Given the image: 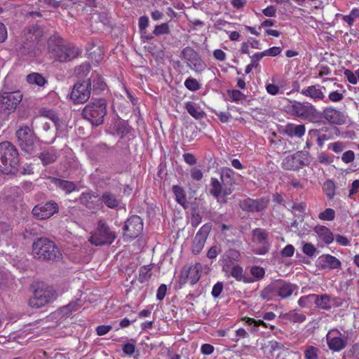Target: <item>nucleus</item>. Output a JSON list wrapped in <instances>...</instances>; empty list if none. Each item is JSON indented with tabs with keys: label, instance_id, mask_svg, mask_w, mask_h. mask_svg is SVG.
<instances>
[{
	"label": "nucleus",
	"instance_id": "nucleus-31",
	"mask_svg": "<svg viewBox=\"0 0 359 359\" xmlns=\"http://www.w3.org/2000/svg\"><path fill=\"white\" fill-rule=\"evenodd\" d=\"M278 280L271 282L262 292L261 297L264 299H271L278 296Z\"/></svg>",
	"mask_w": 359,
	"mask_h": 359
},
{
	"label": "nucleus",
	"instance_id": "nucleus-52",
	"mask_svg": "<svg viewBox=\"0 0 359 359\" xmlns=\"http://www.w3.org/2000/svg\"><path fill=\"white\" fill-rule=\"evenodd\" d=\"M222 252L220 245H215L212 246L207 252V257L210 259H215L217 255Z\"/></svg>",
	"mask_w": 359,
	"mask_h": 359
},
{
	"label": "nucleus",
	"instance_id": "nucleus-40",
	"mask_svg": "<svg viewBox=\"0 0 359 359\" xmlns=\"http://www.w3.org/2000/svg\"><path fill=\"white\" fill-rule=\"evenodd\" d=\"M27 81L30 84H36L39 86H43L47 82L45 78L39 73H32L27 75Z\"/></svg>",
	"mask_w": 359,
	"mask_h": 359
},
{
	"label": "nucleus",
	"instance_id": "nucleus-16",
	"mask_svg": "<svg viewBox=\"0 0 359 359\" xmlns=\"http://www.w3.org/2000/svg\"><path fill=\"white\" fill-rule=\"evenodd\" d=\"M59 211V207L56 202L50 201L44 205H35L32 209V214L39 219H46L52 217Z\"/></svg>",
	"mask_w": 359,
	"mask_h": 359
},
{
	"label": "nucleus",
	"instance_id": "nucleus-29",
	"mask_svg": "<svg viewBox=\"0 0 359 359\" xmlns=\"http://www.w3.org/2000/svg\"><path fill=\"white\" fill-rule=\"evenodd\" d=\"M284 131L285 134L291 137H302L305 133V126L303 124L288 123L285 126Z\"/></svg>",
	"mask_w": 359,
	"mask_h": 359
},
{
	"label": "nucleus",
	"instance_id": "nucleus-8",
	"mask_svg": "<svg viewBox=\"0 0 359 359\" xmlns=\"http://www.w3.org/2000/svg\"><path fill=\"white\" fill-rule=\"evenodd\" d=\"M18 144L21 149L27 154H32L34 149L35 136L27 126L20 127L15 133Z\"/></svg>",
	"mask_w": 359,
	"mask_h": 359
},
{
	"label": "nucleus",
	"instance_id": "nucleus-22",
	"mask_svg": "<svg viewBox=\"0 0 359 359\" xmlns=\"http://www.w3.org/2000/svg\"><path fill=\"white\" fill-rule=\"evenodd\" d=\"M318 266L321 269H335L341 266V262L334 256L331 255H322L317 261Z\"/></svg>",
	"mask_w": 359,
	"mask_h": 359
},
{
	"label": "nucleus",
	"instance_id": "nucleus-11",
	"mask_svg": "<svg viewBox=\"0 0 359 359\" xmlns=\"http://www.w3.org/2000/svg\"><path fill=\"white\" fill-rule=\"evenodd\" d=\"M22 99V95L20 91L2 93L0 95V111H13Z\"/></svg>",
	"mask_w": 359,
	"mask_h": 359
},
{
	"label": "nucleus",
	"instance_id": "nucleus-17",
	"mask_svg": "<svg viewBox=\"0 0 359 359\" xmlns=\"http://www.w3.org/2000/svg\"><path fill=\"white\" fill-rule=\"evenodd\" d=\"M201 265L200 264L184 266L180 276V283L184 285L189 281L191 285L196 284L201 277Z\"/></svg>",
	"mask_w": 359,
	"mask_h": 359
},
{
	"label": "nucleus",
	"instance_id": "nucleus-32",
	"mask_svg": "<svg viewBox=\"0 0 359 359\" xmlns=\"http://www.w3.org/2000/svg\"><path fill=\"white\" fill-rule=\"evenodd\" d=\"M295 287V285L290 283L278 280V296L282 298H287L292 294Z\"/></svg>",
	"mask_w": 359,
	"mask_h": 359
},
{
	"label": "nucleus",
	"instance_id": "nucleus-15",
	"mask_svg": "<svg viewBox=\"0 0 359 359\" xmlns=\"http://www.w3.org/2000/svg\"><path fill=\"white\" fill-rule=\"evenodd\" d=\"M211 229L212 224L207 223L203 225L196 233L191 245V250L194 255H198L202 251Z\"/></svg>",
	"mask_w": 359,
	"mask_h": 359
},
{
	"label": "nucleus",
	"instance_id": "nucleus-10",
	"mask_svg": "<svg viewBox=\"0 0 359 359\" xmlns=\"http://www.w3.org/2000/svg\"><path fill=\"white\" fill-rule=\"evenodd\" d=\"M90 90L91 82L90 81L77 82L72 90L70 99L76 104L84 103L90 98Z\"/></svg>",
	"mask_w": 359,
	"mask_h": 359
},
{
	"label": "nucleus",
	"instance_id": "nucleus-61",
	"mask_svg": "<svg viewBox=\"0 0 359 359\" xmlns=\"http://www.w3.org/2000/svg\"><path fill=\"white\" fill-rule=\"evenodd\" d=\"M231 100L234 102L240 101L245 97V95L238 90H233L229 92Z\"/></svg>",
	"mask_w": 359,
	"mask_h": 359
},
{
	"label": "nucleus",
	"instance_id": "nucleus-28",
	"mask_svg": "<svg viewBox=\"0 0 359 359\" xmlns=\"http://www.w3.org/2000/svg\"><path fill=\"white\" fill-rule=\"evenodd\" d=\"M100 199L107 208L111 209H116L120 204V199L110 191L103 192Z\"/></svg>",
	"mask_w": 359,
	"mask_h": 359
},
{
	"label": "nucleus",
	"instance_id": "nucleus-37",
	"mask_svg": "<svg viewBox=\"0 0 359 359\" xmlns=\"http://www.w3.org/2000/svg\"><path fill=\"white\" fill-rule=\"evenodd\" d=\"M81 306V301L79 299L70 302L68 304L62 306L60 309V313L61 314H68L71 312H75L79 310V309Z\"/></svg>",
	"mask_w": 359,
	"mask_h": 359
},
{
	"label": "nucleus",
	"instance_id": "nucleus-57",
	"mask_svg": "<svg viewBox=\"0 0 359 359\" xmlns=\"http://www.w3.org/2000/svg\"><path fill=\"white\" fill-rule=\"evenodd\" d=\"M243 269L240 266H234L231 271V275L238 280H241L243 278Z\"/></svg>",
	"mask_w": 359,
	"mask_h": 359
},
{
	"label": "nucleus",
	"instance_id": "nucleus-42",
	"mask_svg": "<svg viewBox=\"0 0 359 359\" xmlns=\"http://www.w3.org/2000/svg\"><path fill=\"white\" fill-rule=\"evenodd\" d=\"M240 252L235 249H229L226 250L222 255V259L224 262L229 263L233 261H238L240 258Z\"/></svg>",
	"mask_w": 359,
	"mask_h": 359
},
{
	"label": "nucleus",
	"instance_id": "nucleus-3",
	"mask_svg": "<svg viewBox=\"0 0 359 359\" xmlns=\"http://www.w3.org/2000/svg\"><path fill=\"white\" fill-rule=\"evenodd\" d=\"M20 155L15 145L8 141L0 143V172L14 175L19 171Z\"/></svg>",
	"mask_w": 359,
	"mask_h": 359
},
{
	"label": "nucleus",
	"instance_id": "nucleus-50",
	"mask_svg": "<svg viewBox=\"0 0 359 359\" xmlns=\"http://www.w3.org/2000/svg\"><path fill=\"white\" fill-rule=\"evenodd\" d=\"M91 67L89 63H83L76 68L75 72L79 76H85L90 71Z\"/></svg>",
	"mask_w": 359,
	"mask_h": 359
},
{
	"label": "nucleus",
	"instance_id": "nucleus-41",
	"mask_svg": "<svg viewBox=\"0 0 359 359\" xmlns=\"http://www.w3.org/2000/svg\"><path fill=\"white\" fill-rule=\"evenodd\" d=\"M315 305L317 307L323 309H329L330 306V297L327 294H317V299H315Z\"/></svg>",
	"mask_w": 359,
	"mask_h": 359
},
{
	"label": "nucleus",
	"instance_id": "nucleus-30",
	"mask_svg": "<svg viewBox=\"0 0 359 359\" xmlns=\"http://www.w3.org/2000/svg\"><path fill=\"white\" fill-rule=\"evenodd\" d=\"M275 316H263V319H254L248 317L245 318V323L249 325H252V331L255 332L256 327L263 326L264 327L272 328L271 325L267 324L264 320H271Z\"/></svg>",
	"mask_w": 359,
	"mask_h": 359
},
{
	"label": "nucleus",
	"instance_id": "nucleus-53",
	"mask_svg": "<svg viewBox=\"0 0 359 359\" xmlns=\"http://www.w3.org/2000/svg\"><path fill=\"white\" fill-rule=\"evenodd\" d=\"M302 252L308 257H313L317 252V249L311 243H306L303 245Z\"/></svg>",
	"mask_w": 359,
	"mask_h": 359
},
{
	"label": "nucleus",
	"instance_id": "nucleus-34",
	"mask_svg": "<svg viewBox=\"0 0 359 359\" xmlns=\"http://www.w3.org/2000/svg\"><path fill=\"white\" fill-rule=\"evenodd\" d=\"M185 109L188 113L196 119H201L204 117L205 113L201 109L199 106H196L191 102L185 103Z\"/></svg>",
	"mask_w": 359,
	"mask_h": 359
},
{
	"label": "nucleus",
	"instance_id": "nucleus-12",
	"mask_svg": "<svg viewBox=\"0 0 359 359\" xmlns=\"http://www.w3.org/2000/svg\"><path fill=\"white\" fill-rule=\"evenodd\" d=\"M143 229V222L140 217L133 215L129 217L123 226V238L134 239L137 238Z\"/></svg>",
	"mask_w": 359,
	"mask_h": 359
},
{
	"label": "nucleus",
	"instance_id": "nucleus-18",
	"mask_svg": "<svg viewBox=\"0 0 359 359\" xmlns=\"http://www.w3.org/2000/svg\"><path fill=\"white\" fill-rule=\"evenodd\" d=\"M181 54L182 57L192 69H203L205 67V64L201 60L198 53L192 48L189 46L184 48Z\"/></svg>",
	"mask_w": 359,
	"mask_h": 359
},
{
	"label": "nucleus",
	"instance_id": "nucleus-54",
	"mask_svg": "<svg viewBox=\"0 0 359 359\" xmlns=\"http://www.w3.org/2000/svg\"><path fill=\"white\" fill-rule=\"evenodd\" d=\"M250 272L254 277L258 279L263 278L265 274L264 269L262 267L258 266H252L250 269Z\"/></svg>",
	"mask_w": 359,
	"mask_h": 359
},
{
	"label": "nucleus",
	"instance_id": "nucleus-49",
	"mask_svg": "<svg viewBox=\"0 0 359 359\" xmlns=\"http://www.w3.org/2000/svg\"><path fill=\"white\" fill-rule=\"evenodd\" d=\"M202 217L199 214V212L196 210V209H192L191 210V216L190 219V223L191 226L194 228L197 227L200 223L201 222Z\"/></svg>",
	"mask_w": 359,
	"mask_h": 359
},
{
	"label": "nucleus",
	"instance_id": "nucleus-60",
	"mask_svg": "<svg viewBox=\"0 0 359 359\" xmlns=\"http://www.w3.org/2000/svg\"><path fill=\"white\" fill-rule=\"evenodd\" d=\"M355 154L352 150L345 151L341 156V160L345 163H349L354 161Z\"/></svg>",
	"mask_w": 359,
	"mask_h": 359
},
{
	"label": "nucleus",
	"instance_id": "nucleus-7",
	"mask_svg": "<svg viewBox=\"0 0 359 359\" xmlns=\"http://www.w3.org/2000/svg\"><path fill=\"white\" fill-rule=\"evenodd\" d=\"M116 237V233L104 221L100 220L96 231L90 236L88 241L96 246L110 245Z\"/></svg>",
	"mask_w": 359,
	"mask_h": 359
},
{
	"label": "nucleus",
	"instance_id": "nucleus-14",
	"mask_svg": "<svg viewBox=\"0 0 359 359\" xmlns=\"http://www.w3.org/2000/svg\"><path fill=\"white\" fill-rule=\"evenodd\" d=\"M326 341L329 348L339 352L347 345V337L337 330H330L326 335Z\"/></svg>",
	"mask_w": 359,
	"mask_h": 359
},
{
	"label": "nucleus",
	"instance_id": "nucleus-21",
	"mask_svg": "<svg viewBox=\"0 0 359 359\" xmlns=\"http://www.w3.org/2000/svg\"><path fill=\"white\" fill-rule=\"evenodd\" d=\"M324 90H325V86H321L317 84L309 86L307 88H304L300 93L302 95L309 97L314 102L324 101L325 102H327V100H325V95L324 93Z\"/></svg>",
	"mask_w": 359,
	"mask_h": 359
},
{
	"label": "nucleus",
	"instance_id": "nucleus-64",
	"mask_svg": "<svg viewBox=\"0 0 359 359\" xmlns=\"http://www.w3.org/2000/svg\"><path fill=\"white\" fill-rule=\"evenodd\" d=\"M318 160L320 163L330 165L333 162V158L329 156L325 153H320L318 156Z\"/></svg>",
	"mask_w": 359,
	"mask_h": 359
},
{
	"label": "nucleus",
	"instance_id": "nucleus-20",
	"mask_svg": "<svg viewBox=\"0 0 359 359\" xmlns=\"http://www.w3.org/2000/svg\"><path fill=\"white\" fill-rule=\"evenodd\" d=\"M323 117L329 123L334 125L346 123L347 118L343 111L334 107H326L323 111Z\"/></svg>",
	"mask_w": 359,
	"mask_h": 359
},
{
	"label": "nucleus",
	"instance_id": "nucleus-13",
	"mask_svg": "<svg viewBox=\"0 0 359 359\" xmlns=\"http://www.w3.org/2000/svg\"><path fill=\"white\" fill-rule=\"evenodd\" d=\"M269 201L268 197L257 199L247 198L240 201L239 207L248 212H262L267 208Z\"/></svg>",
	"mask_w": 359,
	"mask_h": 359
},
{
	"label": "nucleus",
	"instance_id": "nucleus-5",
	"mask_svg": "<svg viewBox=\"0 0 359 359\" xmlns=\"http://www.w3.org/2000/svg\"><path fill=\"white\" fill-rule=\"evenodd\" d=\"M32 252L34 257L41 260L57 262L62 258L60 249L48 238H37L32 245Z\"/></svg>",
	"mask_w": 359,
	"mask_h": 359
},
{
	"label": "nucleus",
	"instance_id": "nucleus-27",
	"mask_svg": "<svg viewBox=\"0 0 359 359\" xmlns=\"http://www.w3.org/2000/svg\"><path fill=\"white\" fill-rule=\"evenodd\" d=\"M314 231L325 244L328 245L333 242L334 234L327 226L318 225L314 227Z\"/></svg>",
	"mask_w": 359,
	"mask_h": 359
},
{
	"label": "nucleus",
	"instance_id": "nucleus-56",
	"mask_svg": "<svg viewBox=\"0 0 359 359\" xmlns=\"http://www.w3.org/2000/svg\"><path fill=\"white\" fill-rule=\"evenodd\" d=\"M344 99L343 93H339L338 91H332L328 95L327 101H331L333 102H338L341 101Z\"/></svg>",
	"mask_w": 359,
	"mask_h": 359
},
{
	"label": "nucleus",
	"instance_id": "nucleus-1",
	"mask_svg": "<svg viewBox=\"0 0 359 359\" xmlns=\"http://www.w3.org/2000/svg\"><path fill=\"white\" fill-rule=\"evenodd\" d=\"M43 30L39 25L27 27L22 32L16 50L21 56L35 57L41 53L43 44Z\"/></svg>",
	"mask_w": 359,
	"mask_h": 359
},
{
	"label": "nucleus",
	"instance_id": "nucleus-44",
	"mask_svg": "<svg viewBox=\"0 0 359 359\" xmlns=\"http://www.w3.org/2000/svg\"><path fill=\"white\" fill-rule=\"evenodd\" d=\"M335 184L332 180H327L323 184V190L329 199H332L335 195Z\"/></svg>",
	"mask_w": 359,
	"mask_h": 359
},
{
	"label": "nucleus",
	"instance_id": "nucleus-9",
	"mask_svg": "<svg viewBox=\"0 0 359 359\" xmlns=\"http://www.w3.org/2000/svg\"><path fill=\"white\" fill-rule=\"evenodd\" d=\"M252 241L254 243L261 245L253 250L254 253L259 255H264L268 253L271 249V244L269 242V232L262 228H256L252 231Z\"/></svg>",
	"mask_w": 359,
	"mask_h": 359
},
{
	"label": "nucleus",
	"instance_id": "nucleus-35",
	"mask_svg": "<svg viewBox=\"0 0 359 359\" xmlns=\"http://www.w3.org/2000/svg\"><path fill=\"white\" fill-rule=\"evenodd\" d=\"M93 85V91L96 93L104 90L106 88V83L104 81L103 78L99 74H93L90 79H89Z\"/></svg>",
	"mask_w": 359,
	"mask_h": 359
},
{
	"label": "nucleus",
	"instance_id": "nucleus-33",
	"mask_svg": "<svg viewBox=\"0 0 359 359\" xmlns=\"http://www.w3.org/2000/svg\"><path fill=\"white\" fill-rule=\"evenodd\" d=\"M301 161L294 155L287 156L282 162V168L288 170H296L299 168Z\"/></svg>",
	"mask_w": 359,
	"mask_h": 359
},
{
	"label": "nucleus",
	"instance_id": "nucleus-6",
	"mask_svg": "<svg viewBox=\"0 0 359 359\" xmlns=\"http://www.w3.org/2000/svg\"><path fill=\"white\" fill-rule=\"evenodd\" d=\"M57 297L56 290L48 285H37L34 290L33 296L29 300V306L34 309H39L53 302Z\"/></svg>",
	"mask_w": 359,
	"mask_h": 359
},
{
	"label": "nucleus",
	"instance_id": "nucleus-4",
	"mask_svg": "<svg viewBox=\"0 0 359 359\" xmlns=\"http://www.w3.org/2000/svg\"><path fill=\"white\" fill-rule=\"evenodd\" d=\"M107 102L104 98L93 99L86 104L82 110V117L92 126H99L104 123L107 114Z\"/></svg>",
	"mask_w": 359,
	"mask_h": 359
},
{
	"label": "nucleus",
	"instance_id": "nucleus-58",
	"mask_svg": "<svg viewBox=\"0 0 359 359\" xmlns=\"http://www.w3.org/2000/svg\"><path fill=\"white\" fill-rule=\"evenodd\" d=\"M294 248L292 245H287L280 252L283 257H290L294 255Z\"/></svg>",
	"mask_w": 359,
	"mask_h": 359
},
{
	"label": "nucleus",
	"instance_id": "nucleus-36",
	"mask_svg": "<svg viewBox=\"0 0 359 359\" xmlns=\"http://www.w3.org/2000/svg\"><path fill=\"white\" fill-rule=\"evenodd\" d=\"M172 191L175 196L177 202L184 208H186L185 205L187 201L184 189L179 185H174L172 187Z\"/></svg>",
	"mask_w": 359,
	"mask_h": 359
},
{
	"label": "nucleus",
	"instance_id": "nucleus-63",
	"mask_svg": "<svg viewBox=\"0 0 359 359\" xmlns=\"http://www.w3.org/2000/svg\"><path fill=\"white\" fill-rule=\"evenodd\" d=\"M344 75L346 77L347 80L349 83L352 84H356L358 82L357 76L355 72L353 73L350 69H345Z\"/></svg>",
	"mask_w": 359,
	"mask_h": 359
},
{
	"label": "nucleus",
	"instance_id": "nucleus-46",
	"mask_svg": "<svg viewBox=\"0 0 359 359\" xmlns=\"http://www.w3.org/2000/svg\"><path fill=\"white\" fill-rule=\"evenodd\" d=\"M184 86L188 90L191 91H196L201 87V83H199V82L196 79L191 77H189L185 80Z\"/></svg>",
	"mask_w": 359,
	"mask_h": 359
},
{
	"label": "nucleus",
	"instance_id": "nucleus-2",
	"mask_svg": "<svg viewBox=\"0 0 359 359\" xmlns=\"http://www.w3.org/2000/svg\"><path fill=\"white\" fill-rule=\"evenodd\" d=\"M48 49L50 56L59 62H67L76 57L79 50L72 44H65L64 39L55 33L48 40Z\"/></svg>",
	"mask_w": 359,
	"mask_h": 359
},
{
	"label": "nucleus",
	"instance_id": "nucleus-38",
	"mask_svg": "<svg viewBox=\"0 0 359 359\" xmlns=\"http://www.w3.org/2000/svg\"><path fill=\"white\" fill-rule=\"evenodd\" d=\"M97 197V195H95L94 193L83 192L81 194L79 197V201L83 205L86 206L87 208L91 209L93 208L92 198Z\"/></svg>",
	"mask_w": 359,
	"mask_h": 359
},
{
	"label": "nucleus",
	"instance_id": "nucleus-48",
	"mask_svg": "<svg viewBox=\"0 0 359 359\" xmlns=\"http://www.w3.org/2000/svg\"><path fill=\"white\" fill-rule=\"evenodd\" d=\"M170 32L168 24L165 22L161 25H156L153 32L154 34L156 36H159L162 34H169Z\"/></svg>",
	"mask_w": 359,
	"mask_h": 359
},
{
	"label": "nucleus",
	"instance_id": "nucleus-25",
	"mask_svg": "<svg viewBox=\"0 0 359 359\" xmlns=\"http://www.w3.org/2000/svg\"><path fill=\"white\" fill-rule=\"evenodd\" d=\"M50 182L53 184L57 189L63 191L66 194H69L77 189L75 182L62 180L55 177H48Z\"/></svg>",
	"mask_w": 359,
	"mask_h": 359
},
{
	"label": "nucleus",
	"instance_id": "nucleus-45",
	"mask_svg": "<svg viewBox=\"0 0 359 359\" xmlns=\"http://www.w3.org/2000/svg\"><path fill=\"white\" fill-rule=\"evenodd\" d=\"M41 114L43 117L50 119L55 127L59 125L60 118L55 111L52 109H43L41 111Z\"/></svg>",
	"mask_w": 359,
	"mask_h": 359
},
{
	"label": "nucleus",
	"instance_id": "nucleus-43",
	"mask_svg": "<svg viewBox=\"0 0 359 359\" xmlns=\"http://www.w3.org/2000/svg\"><path fill=\"white\" fill-rule=\"evenodd\" d=\"M315 299H317V294H311L302 297L299 301V305L302 307H311L315 304Z\"/></svg>",
	"mask_w": 359,
	"mask_h": 359
},
{
	"label": "nucleus",
	"instance_id": "nucleus-19",
	"mask_svg": "<svg viewBox=\"0 0 359 359\" xmlns=\"http://www.w3.org/2000/svg\"><path fill=\"white\" fill-rule=\"evenodd\" d=\"M221 183L224 187V195L229 196L233 191L235 172L229 168H223L220 174Z\"/></svg>",
	"mask_w": 359,
	"mask_h": 359
},
{
	"label": "nucleus",
	"instance_id": "nucleus-23",
	"mask_svg": "<svg viewBox=\"0 0 359 359\" xmlns=\"http://www.w3.org/2000/svg\"><path fill=\"white\" fill-rule=\"evenodd\" d=\"M211 189L210 194L217 198L220 203H226V196L224 195V187L217 178L212 177L210 183Z\"/></svg>",
	"mask_w": 359,
	"mask_h": 359
},
{
	"label": "nucleus",
	"instance_id": "nucleus-39",
	"mask_svg": "<svg viewBox=\"0 0 359 359\" xmlns=\"http://www.w3.org/2000/svg\"><path fill=\"white\" fill-rule=\"evenodd\" d=\"M151 269H152V266L151 264L145 265V266L140 267V269L139 270L138 280L141 283H145L150 279V278L151 276Z\"/></svg>",
	"mask_w": 359,
	"mask_h": 359
},
{
	"label": "nucleus",
	"instance_id": "nucleus-55",
	"mask_svg": "<svg viewBox=\"0 0 359 359\" xmlns=\"http://www.w3.org/2000/svg\"><path fill=\"white\" fill-rule=\"evenodd\" d=\"M117 133L121 135V138H123L131 131V127L126 123H123L118 126L116 130Z\"/></svg>",
	"mask_w": 359,
	"mask_h": 359
},
{
	"label": "nucleus",
	"instance_id": "nucleus-24",
	"mask_svg": "<svg viewBox=\"0 0 359 359\" xmlns=\"http://www.w3.org/2000/svg\"><path fill=\"white\" fill-rule=\"evenodd\" d=\"M292 113L302 118H306L316 111L315 107L309 103L295 102L292 105Z\"/></svg>",
	"mask_w": 359,
	"mask_h": 359
},
{
	"label": "nucleus",
	"instance_id": "nucleus-62",
	"mask_svg": "<svg viewBox=\"0 0 359 359\" xmlns=\"http://www.w3.org/2000/svg\"><path fill=\"white\" fill-rule=\"evenodd\" d=\"M138 25H139V29H140V32L142 33H143V32L145 33L146 32V28L149 25V18H148V17L147 16H141L139 18Z\"/></svg>",
	"mask_w": 359,
	"mask_h": 359
},
{
	"label": "nucleus",
	"instance_id": "nucleus-51",
	"mask_svg": "<svg viewBox=\"0 0 359 359\" xmlns=\"http://www.w3.org/2000/svg\"><path fill=\"white\" fill-rule=\"evenodd\" d=\"M318 349L313 346L306 347L304 353L305 359H318Z\"/></svg>",
	"mask_w": 359,
	"mask_h": 359
},
{
	"label": "nucleus",
	"instance_id": "nucleus-47",
	"mask_svg": "<svg viewBox=\"0 0 359 359\" xmlns=\"http://www.w3.org/2000/svg\"><path fill=\"white\" fill-rule=\"evenodd\" d=\"M335 217V211L332 208H326L318 215V219L323 221H332Z\"/></svg>",
	"mask_w": 359,
	"mask_h": 359
},
{
	"label": "nucleus",
	"instance_id": "nucleus-26",
	"mask_svg": "<svg viewBox=\"0 0 359 359\" xmlns=\"http://www.w3.org/2000/svg\"><path fill=\"white\" fill-rule=\"evenodd\" d=\"M38 157L43 165H48L57 161L58 152L54 147H50L40 152Z\"/></svg>",
	"mask_w": 359,
	"mask_h": 359
},
{
	"label": "nucleus",
	"instance_id": "nucleus-59",
	"mask_svg": "<svg viewBox=\"0 0 359 359\" xmlns=\"http://www.w3.org/2000/svg\"><path fill=\"white\" fill-rule=\"evenodd\" d=\"M345 148V146L341 142H335L331 143L328 146V149H332L335 153L341 152Z\"/></svg>",
	"mask_w": 359,
	"mask_h": 359
}]
</instances>
